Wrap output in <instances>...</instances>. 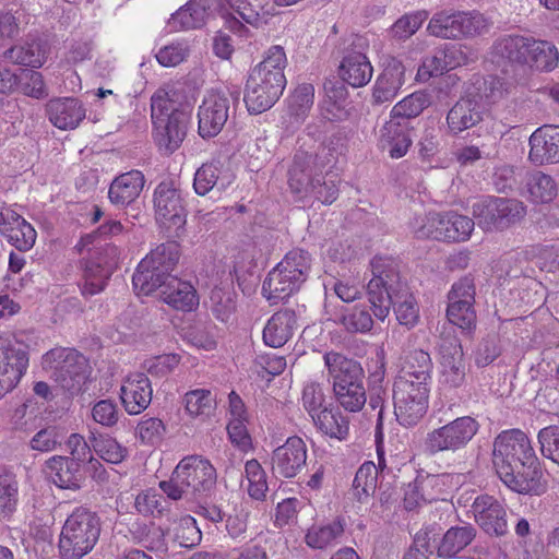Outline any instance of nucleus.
Masks as SVG:
<instances>
[{"instance_id": "52", "label": "nucleus", "mask_w": 559, "mask_h": 559, "mask_svg": "<svg viewBox=\"0 0 559 559\" xmlns=\"http://www.w3.org/2000/svg\"><path fill=\"white\" fill-rule=\"evenodd\" d=\"M183 403L191 417L210 416L215 407V397L210 390L197 389L185 394Z\"/></svg>"}, {"instance_id": "11", "label": "nucleus", "mask_w": 559, "mask_h": 559, "mask_svg": "<svg viewBox=\"0 0 559 559\" xmlns=\"http://www.w3.org/2000/svg\"><path fill=\"white\" fill-rule=\"evenodd\" d=\"M41 366L67 391L79 390L85 379L86 359L72 348L49 350L43 356Z\"/></svg>"}, {"instance_id": "64", "label": "nucleus", "mask_w": 559, "mask_h": 559, "mask_svg": "<svg viewBox=\"0 0 559 559\" xmlns=\"http://www.w3.org/2000/svg\"><path fill=\"white\" fill-rule=\"evenodd\" d=\"M537 438L542 454L559 464V426L552 425L540 429Z\"/></svg>"}, {"instance_id": "2", "label": "nucleus", "mask_w": 559, "mask_h": 559, "mask_svg": "<svg viewBox=\"0 0 559 559\" xmlns=\"http://www.w3.org/2000/svg\"><path fill=\"white\" fill-rule=\"evenodd\" d=\"M370 265L372 277L367 285V295L373 316L383 321L393 305L400 324L413 328L418 322L419 309L414 296L400 280L395 260L374 257Z\"/></svg>"}, {"instance_id": "8", "label": "nucleus", "mask_w": 559, "mask_h": 559, "mask_svg": "<svg viewBox=\"0 0 559 559\" xmlns=\"http://www.w3.org/2000/svg\"><path fill=\"white\" fill-rule=\"evenodd\" d=\"M479 428L480 425L476 418L457 417L427 433L424 442L425 451L430 455L461 451L471 443Z\"/></svg>"}, {"instance_id": "27", "label": "nucleus", "mask_w": 559, "mask_h": 559, "mask_svg": "<svg viewBox=\"0 0 559 559\" xmlns=\"http://www.w3.org/2000/svg\"><path fill=\"white\" fill-rule=\"evenodd\" d=\"M234 174L218 160L203 164L194 174L193 188L197 194L205 195L216 188L227 189L234 182Z\"/></svg>"}, {"instance_id": "4", "label": "nucleus", "mask_w": 559, "mask_h": 559, "mask_svg": "<svg viewBox=\"0 0 559 559\" xmlns=\"http://www.w3.org/2000/svg\"><path fill=\"white\" fill-rule=\"evenodd\" d=\"M323 360L332 379L336 402L348 412H359L367 401L360 364L336 352L325 353Z\"/></svg>"}, {"instance_id": "36", "label": "nucleus", "mask_w": 559, "mask_h": 559, "mask_svg": "<svg viewBox=\"0 0 559 559\" xmlns=\"http://www.w3.org/2000/svg\"><path fill=\"white\" fill-rule=\"evenodd\" d=\"M419 488L424 491V498L427 502L444 500L457 485L459 476L449 473L427 474L418 476Z\"/></svg>"}, {"instance_id": "46", "label": "nucleus", "mask_w": 559, "mask_h": 559, "mask_svg": "<svg viewBox=\"0 0 559 559\" xmlns=\"http://www.w3.org/2000/svg\"><path fill=\"white\" fill-rule=\"evenodd\" d=\"M429 105L430 97L426 92H415L393 106L390 119L408 121L419 116Z\"/></svg>"}, {"instance_id": "51", "label": "nucleus", "mask_w": 559, "mask_h": 559, "mask_svg": "<svg viewBox=\"0 0 559 559\" xmlns=\"http://www.w3.org/2000/svg\"><path fill=\"white\" fill-rule=\"evenodd\" d=\"M111 274L112 272H105V267L100 265L99 261L88 259L84 267L82 294L84 296H94L103 292Z\"/></svg>"}, {"instance_id": "14", "label": "nucleus", "mask_w": 559, "mask_h": 559, "mask_svg": "<svg viewBox=\"0 0 559 559\" xmlns=\"http://www.w3.org/2000/svg\"><path fill=\"white\" fill-rule=\"evenodd\" d=\"M28 366V356L19 343L0 341V399L12 391Z\"/></svg>"}, {"instance_id": "61", "label": "nucleus", "mask_w": 559, "mask_h": 559, "mask_svg": "<svg viewBox=\"0 0 559 559\" xmlns=\"http://www.w3.org/2000/svg\"><path fill=\"white\" fill-rule=\"evenodd\" d=\"M17 83H20L22 93L26 96L40 99L48 95L43 75L37 71H22L21 75L17 76Z\"/></svg>"}, {"instance_id": "6", "label": "nucleus", "mask_w": 559, "mask_h": 559, "mask_svg": "<svg viewBox=\"0 0 559 559\" xmlns=\"http://www.w3.org/2000/svg\"><path fill=\"white\" fill-rule=\"evenodd\" d=\"M100 535V520L86 508H76L67 518L59 537L61 559H82L93 550Z\"/></svg>"}, {"instance_id": "19", "label": "nucleus", "mask_w": 559, "mask_h": 559, "mask_svg": "<svg viewBox=\"0 0 559 559\" xmlns=\"http://www.w3.org/2000/svg\"><path fill=\"white\" fill-rule=\"evenodd\" d=\"M152 394L151 381L142 372L128 376L120 388L122 405L130 415H138L145 411L152 401Z\"/></svg>"}, {"instance_id": "47", "label": "nucleus", "mask_w": 559, "mask_h": 559, "mask_svg": "<svg viewBox=\"0 0 559 559\" xmlns=\"http://www.w3.org/2000/svg\"><path fill=\"white\" fill-rule=\"evenodd\" d=\"M460 12H438L428 24V32L432 36L456 39L460 38Z\"/></svg>"}, {"instance_id": "1", "label": "nucleus", "mask_w": 559, "mask_h": 559, "mask_svg": "<svg viewBox=\"0 0 559 559\" xmlns=\"http://www.w3.org/2000/svg\"><path fill=\"white\" fill-rule=\"evenodd\" d=\"M492 457L498 476L511 490L525 495L545 491L538 459L522 430L500 432L493 442Z\"/></svg>"}, {"instance_id": "41", "label": "nucleus", "mask_w": 559, "mask_h": 559, "mask_svg": "<svg viewBox=\"0 0 559 559\" xmlns=\"http://www.w3.org/2000/svg\"><path fill=\"white\" fill-rule=\"evenodd\" d=\"M559 62L557 47L547 40H532L527 67L539 71H552Z\"/></svg>"}, {"instance_id": "22", "label": "nucleus", "mask_w": 559, "mask_h": 559, "mask_svg": "<svg viewBox=\"0 0 559 559\" xmlns=\"http://www.w3.org/2000/svg\"><path fill=\"white\" fill-rule=\"evenodd\" d=\"M533 37L506 35L498 38L491 47V60L497 64L527 66Z\"/></svg>"}, {"instance_id": "28", "label": "nucleus", "mask_w": 559, "mask_h": 559, "mask_svg": "<svg viewBox=\"0 0 559 559\" xmlns=\"http://www.w3.org/2000/svg\"><path fill=\"white\" fill-rule=\"evenodd\" d=\"M405 82V68L396 58L386 60L382 73L378 76L372 97L381 104L392 100Z\"/></svg>"}, {"instance_id": "63", "label": "nucleus", "mask_w": 559, "mask_h": 559, "mask_svg": "<svg viewBox=\"0 0 559 559\" xmlns=\"http://www.w3.org/2000/svg\"><path fill=\"white\" fill-rule=\"evenodd\" d=\"M342 323L348 332L366 333L372 329L373 320L366 308L355 306L349 313L342 317Z\"/></svg>"}, {"instance_id": "50", "label": "nucleus", "mask_w": 559, "mask_h": 559, "mask_svg": "<svg viewBox=\"0 0 559 559\" xmlns=\"http://www.w3.org/2000/svg\"><path fill=\"white\" fill-rule=\"evenodd\" d=\"M344 532L341 521L336 520L326 525L310 527L306 534V544L316 549H323L333 544Z\"/></svg>"}, {"instance_id": "30", "label": "nucleus", "mask_w": 559, "mask_h": 559, "mask_svg": "<svg viewBox=\"0 0 559 559\" xmlns=\"http://www.w3.org/2000/svg\"><path fill=\"white\" fill-rule=\"evenodd\" d=\"M144 183L145 178L140 170L121 174L110 183L108 198L114 205L124 207L139 198Z\"/></svg>"}, {"instance_id": "34", "label": "nucleus", "mask_w": 559, "mask_h": 559, "mask_svg": "<svg viewBox=\"0 0 559 559\" xmlns=\"http://www.w3.org/2000/svg\"><path fill=\"white\" fill-rule=\"evenodd\" d=\"M212 7L206 0H192L173 14L169 24L175 29H191L202 26Z\"/></svg>"}, {"instance_id": "40", "label": "nucleus", "mask_w": 559, "mask_h": 559, "mask_svg": "<svg viewBox=\"0 0 559 559\" xmlns=\"http://www.w3.org/2000/svg\"><path fill=\"white\" fill-rule=\"evenodd\" d=\"M4 57L15 64L39 68L46 60V50L41 43L31 41L10 48Z\"/></svg>"}, {"instance_id": "53", "label": "nucleus", "mask_w": 559, "mask_h": 559, "mask_svg": "<svg viewBox=\"0 0 559 559\" xmlns=\"http://www.w3.org/2000/svg\"><path fill=\"white\" fill-rule=\"evenodd\" d=\"M247 492L254 500H264L267 491L266 474L257 460H249L245 465Z\"/></svg>"}, {"instance_id": "18", "label": "nucleus", "mask_w": 559, "mask_h": 559, "mask_svg": "<svg viewBox=\"0 0 559 559\" xmlns=\"http://www.w3.org/2000/svg\"><path fill=\"white\" fill-rule=\"evenodd\" d=\"M528 159L535 165L559 163V126L545 124L530 136Z\"/></svg>"}, {"instance_id": "49", "label": "nucleus", "mask_w": 559, "mask_h": 559, "mask_svg": "<svg viewBox=\"0 0 559 559\" xmlns=\"http://www.w3.org/2000/svg\"><path fill=\"white\" fill-rule=\"evenodd\" d=\"M90 442L93 450L106 462L111 464L121 463L128 455V450L116 439L108 435H92Z\"/></svg>"}, {"instance_id": "57", "label": "nucleus", "mask_w": 559, "mask_h": 559, "mask_svg": "<svg viewBox=\"0 0 559 559\" xmlns=\"http://www.w3.org/2000/svg\"><path fill=\"white\" fill-rule=\"evenodd\" d=\"M460 38L486 34L491 27V21L478 11L460 12Z\"/></svg>"}, {"instance_id": "35", "label": "nucleus", "mask_w": 559, "mask_h": 559, "mask_svg": "<svg viewBox=\"0 0 559 559\" xmlns=\"http://www.w3.org/2000/svg\"><path fill=\"white\" fill-rule=\"evenodd\" d=\"M235 14L243 22L258 26L274 15L275 7L271 0H226Z\"/></svg>"}, {"instance_id": "5", "label": "nucleus", "mask_w": 559, "mask_h": 559, "mask_svg": "<svg viewBox=\"0 0 559 559\" xmlns=\"http://www.w3.org/2000/svg\"><path fill=\"white\" fill-rule=\"evenodd\" d=\"M216 469L201 455H188L176 466L169 480L159 487L168 498L180 500L188 495L211 490L216 483Z\"/></svg>"}, {"instance_id": "31", "label": "nucleus", "mask_w": 559, "mask_h": 559, "mask_svg": "<svg viewBox=\"0 0 559 559\" xmlns=\"http://www.w3.org/2000/svg\"><path fill=\"white\" fill-rule=\"evenodd\" d=\"M296 314L290 309L275 312L263 330V341L270 347H281L292 337L296 329Z\"/></svg>"}, {"instance_id": "37", "label": "nucleus", "mask_w": 559, "mask_h": 559, "mask_svg": "<svg viewBox=\"0 0 559 559\" xmlns=\"http://www.w3.org/2000/svg\"><path fill=\"white\" fill-rule=\"evenodd\" d=\"M476 530L472 525L449 528L438 547L440 557L453 558L466 548L475 538Z\"/></svg>"}, {"instance_id": "29", "label": "nucleus", "mask_w": 559, "mask_h": 559, "mask_svg": "<svg viewBox=\"0 0 559 559\" xmlns=\"http://www.w3.org/2000/svg\"><path fill=\"white\" fill-rule=\"evenodd\" d=\"M304 283L277 264L264 280L262 294L272 305H276L298 292Z\"/></svg>"}, {"instance_id": "44", "label": "nucleus", "mask_w": 559, "mask_h": 559, "mask_svg": "<svg viewBox=\"0 0 559 559\" xmlns=\"http://www.w3.org/2000/svg\"><path fill=\"white\" fill-rule=\"evenodd\" d=\"M378 467L373 462H365L356 472L353 490L359 502H366L376 491Z\"/></svg>"}, {"instance_id": "43", "label": "nucleus", "mask_w": 559, "mask_h": 559, "mask_svg": "<svg viewBox=\"0 0 559 559\" xmlns=\"http://www.w3.org/2000/svg\"><path fill=\"white\" fill-rule=\"evenodd\" d=\"M447 242H463L469 239L475 223L468 216L454 211L443 212Z\"/></svg>"}, {"instance_id": "56", "label": "nucleus", "mask_w": 559, "mask_h": 559, "mask_svg": "<svg viewBox=\"0 0 559 559\" xmlns=\"http://www.w3.org/2000/svg\"><path fill=\"white\" fill-rule=\"evenodd\" d=\"M278 264L285 269V272L306 282L311 269V257L302 249H293Z\"/></svg>"}, {"instance_id": "33", "label": "nucleus", "mask_w": 559, "mask_h": 559, "mask_svg": "<svg viewBox=\"0 0 559 559\" xmlns=\"http://www.w3.org/2000/svg\"><path fill=\"white\" fill-rule=\"evenodd\" d=\"M49 476L60 488H78L81 481L80 463L66 456H53L47 462Z\"/></svg>"}, {"instance_id": "54", "label": "nucleus", "mask_w": 559, "mask_h": 559, "mask_svg": "<svg viewBox=\"0 0 559 559\" xmlns=\"http://www.w3.org/2000/svg\"><path fill=\"white\" fill-rule=\"evenodd\" d=\"M174 542L180 547L193 548L202 540V533L194 518L186 515L179 519L173 528Z\"/></svg>"}, {"instance_id": "20", "label": "nucleus", "mask_w": 559, "mask_h": 559, "mask_svg": "<svg viewBox=\"0 0 559 559\" xmlns=\"http://www.w3.org/2000/svg\"><path fill=\"white\" fill-rule=\"evenodd\" d=\"M441 382L450 388L463 384L466 374L464 354L461 343L453 337L440 344Z\"/></svg>"}, {"instance_id": "60", "label": "nucleus", "mask_w": 559, "mask_h": 559, "mask_svg": "<svg viewBox=\"0 0 559 559\" xmlns=\"http://www.w3.org/2000/svg\"><path fill=\"white\" fill-rule=\"evenodd\" d=\"M426 11H418L400 17L391 27L392 36L397 39H406L414 35L427 20Z\"/></svg>"}, {"instance_id": "17", "label": "nucleus", "mask_w": 559, "mask_h": 559, "mask_svg": "<svg viewBox=\"0 0 559 559\" xmlns=\"http://www.w3.org/2000/svg\"><path fill=\"white\" fill-rule=\"evenodd\" d=\"M306 462L307 445L299 437L288 438L283 445L273 451V472L282 477H295L305 467Z\"/></svg>"}, {"instance_id": "21", "label": "nucleus", "mask_w": 559, "mask_h": 559, "mask_svg": "<svg viewBox=\"0 0 559 559\" xmlns=\"http://www.w3.org/2000/svg\"><path fill=\"white\" fill-rule=\"evenodd\" d=\"M413 128L407 120L390 119L379 130V147L392 158H401L408 152Z\"/></svg>"}, {"instance_id": "42", "label": "nucleus", "mask_w": 559, "mask_h": 559, "mask_svg": "<svg viewBox=\"0 0 559 559\" xmlns=\"http://www.w3.org/2000/svg\"><path fill=\"white\" fill-rule=\"evenodd\" d=\"M312 420L318 429L331 438L343 440L348 436V418L338 411L326 408L313 417Z\"/></svg>"}, {"instance_id": "3", "label": "nucleus", "mask_w": 559, "mask_h": 559, "mask_svg": "<svg viewBox=\"0 0 559 559\" xmlns=\"http://www.w3.org/2000/svg\"><path fill=\"white\" fill-rule=\"evenodd\" d=\"M286 64L284 48L273 46L266 51L264 59L251 70L243 97L250 112L261 114L277 102L286 86Z\"/></svg>"}, {"instance_id": "62", "label": "nucleus", "mask_w": 559, "mask_h": 559, "mask_svg": "<svg viewBox=\"0 0 559 559\" xmlns=\"http://www.w3.org/2000/svg\"><path fill=\"white\" fill-rule=\"evenodd\" d=\"M165 499L154 490H145L135 497L134 508L142 515H160L165 509Z\"/></svg>"}, {"instance_id": "48", "label": "nucleus", "mask_w": 559, "mask_h": 559, "mask_svg": "<svg viewBox=\"0 0 559 559\" xmlns=\"http://www.w3.org/2000/svg\"><path fill=\"white\" fill-rule=\"evenodd\" d=\"M527 189L531 199L536 203H548L558 193V188L552 177L543 171H535L530 176Z\"/></svg>"}, {"instance_id": "15", "label": "nucleus", "mask_w": 559, "mask_h": 559, "mask_svg": "<svg viewBox=\"0 0 559 559\" xmlns=\"http://www.w3.org/2000/svg\"><path fill=\"white\" fill-rule=\"evenodd\" d=\"M472 509L476 523L489 536L500 537L509 532L507 511L496 498L479 496Z\"/></svg>"}, {"instance_id": "7", "label": "nucleus", "mask_w": 559, "mask_h": 559, "mask_svg": "<svg viewBox=\"0 0 559 559\" xmlns=\"http://www.w3.org/2000/svg\"><path fill=\"white\" fill-rule=\"evenodd\" d=\"M180 255V247L176 241L158 245L139 263L132 276L134 289L142 295L155 292L163 281L174 276L171 273Z\"/></svg>"}, {"instance_id": "24", "label": "nucleus", "mask_w": 559, "mask_h": 559, "mask_svg": "<svg viewBox=\"0 0 559 559\" xmlns=\"http://www.w3.org/2000/svg\"><path fill=\"white\" fill-rule=\"evenodd\" d=\"M484 118V107L475 98H461L448 111L447 126L449 132L457 135L477 126Z\"/></svg>"}, {"instance_id": "9", "label": "nucleus", "mask_w": 559, "mask_h": 559, "mask_svg": "<svg viewBox=\"0 0 559 559\" xmlns=\"http://www.w3.org/2000/svg\"><path fill=\"white\" fill-rule=\"evenodd\" d=\"M429 384L396 377L393 383L394 413L403 426L416 425L428 408Z\"/></svg>"}, {"instance_id": "55", "label": "nucleus", "mask_w": 559, "mask_h": 559, "mask_svg": "<svg viewBox=\"0 0 559 559\" xmlns=\"http://www.w3.org/2000/svg\"><path fill=\"white\" fill-rule=\"evenodd\" d=\"M326 396L321 383L309 381L304 385L301 404L311 418L326 409Z\"/></svg>"}, {"instance_id": "39", "label": "nucleus", "mask_w": 559, "mask_h": 559, "mask_svg": "<svg viewBox=\"0 0 559 559\" xmlns=\"http://www.w3.org/2000/svg\"><path fill=\"white\" fill-rule=\"evenodd\" d=\"M432 370V361L429 354L423 349L411 352L405 364L397 377H405L409 380L430 382V373Z\"/></svg>"}, {"instance_id": "23", "label": "nucleus", "mask_w": 559, "mask_h": 559, "mask_svg": "<svg viewBox=\"0 0 559 559\" xmlns=\"http://www.w3.org/2000/svg\"><path fill=\"white\" fill-rule=\"evenodd\" d=\"M46 111L49 121L60 130L75 129L86 116L83 104L73 97L50 99Z\"/></svg>"}, {"instance_id": "32", "label": "nucleus", "mask_w": 559, "mask_h": 559, "mask_svg": "<svg viewBox=\"0 0 559 559\" xmlns=\"http://www.w3.org/2000/svg\"><path fill=\"white\" fill-rule=\"evenodd\" d=\"M372 73L373 69L368 58L357 51L347 53L340 66L341 79L353 87L368 84Z\"/></svg>"}, {"instance_id": "45", "label": "nucleus", "mask_w": 559, "mask_h": 559, "mask_svg": "<svg viewBox=\"0 0 559 559\" xmlns=\"http://www.w3.org/2000/svg\"><path fill=\"white\" fill-rule=\"evenodd\" d=\"M2 236L17 250L27 251L34 246L37 234L34 227L20 215L16 222L4 229Z\"/></svg>"}, {"instance_id": "13", "label": "nucleus", "mask_w": 559, "mask_h": 559, "mask_svg": "<svg viewBox=\"0 0 559 559\" xmlns=\"http://www.w3.org/2000/svg\"><path fill=\"white\" fill-rule=\"evenodd\" d=\"M229 117V98L222 92L209 91L198 111V130L203 138L216 136Z\"/></svg>"}, {"instance_id": "38", "label": "nucleus", "mask_w": 559, "mask_h": 559, "mask_svg": "<svg viewBox=\"0 0 559 559\" xmlns=\"http://www.w3.org/2000/svg\"><path fill=\"white\" fill-rule=\"evenodd\" d=\"M19 502V483L16 476L0 468V519L8 520L15 512Z\"/></svg>"}, {"instance_id": "16", "label": "nucleus", "mask_w": 559, "mask_h": 559, "mask_svg": "<svg viewBox=\"0 0 559 559\" xmlns=\"http://www.w3.org/2000/svg\"><path fill=\"white\" fill-rule=\"evenodd\" d=\"M317 154L306 151H297L293 164L288 169V187L299 200L310 197L316 179Z\"/></svg>"}, {"instance_id": "58", "label": "nucleus", "mask_w": 559, "mask_h": 559, "mask_svg": "<svg viewBox=\"0 0 559 559\" xmlns=\"http://www.w3.org/2000/svg\"><path fill=\"white\" fill-rule=\"evenodd\" d=\"M314 99V87L310 83L298 85L289 99V110L296 120H302L310 111Z\"/></svg>"}, {"instance_id": "10", "label": "nucleus", "mask_w": 559, "mask_h": 559, "mask_svg": "<svg viewBox=\"0 0 559 559\" xmlns=\"http://www.w3.org/2000/svg\"><path fill=\"white\" fill-rule=\"evenodd\" d=\"M473 215L486 230H503L522 221L526 206L516 199L487 197L472 205Z\"/></svg>"}, {"instance_id": "25", "label": "nucleus", "mask_w": 559, "mask_h": 559, "mask_svg": "<svg viewBox=\"0 0 559 559\" xmlns=\"http://www.w3.org/2000/svg\"><path fill=\"white\" fill-rule=\"evenodd\" d=\"M189 119L188 111L174 110L163 122L154 123L157 144L170 153L177 150L186 136Z\"/></svg>"}, {"instance_id": "12", "label": "nucleus", "mask_w": 559, "mask_h": 559, "mask_svg": "<svg viewBox=\"0 0 559 559\" xmlns=\"http://www.w3.org/2000/svg\"><path fill=\"white\" fill-rule=\"evenodd\" d=\"M157 223L167 229H179L186 223V209L181 192L171 183L160 182L154 192Z\"/></svg>"}, {"instance_id": "59", "label": "nucleus", "mask_w": 559, "mask_h": 559, "mask_svg": "<svg viewBox=\"0 0 559 559\" xmlns=\"http://www.w3.org/2000/svg\"><path fill=\"white\" fill-rule=\"evenodd\" d=\"M448 320L464 331H472L476 326V311L474 305L448 302Z\"/></svg>"}, {"instance_id": "26", "label": "nucleus", "mask_w": 559, "mask_h": 559, "mask_svg": "<svg viewBox=\"0 0 559 559\" xmlns=\"http://www.w3.org/2000/svg\"><path fill=\"white\" fill-rule=\"evenodd\" d=\"M164 302L177 310L191 311L199 305L194 287L177 276L169 277L156 287Z\"/></svg>"}]
</instances>
